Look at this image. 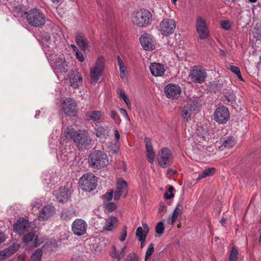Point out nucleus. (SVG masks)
<instances>
[{"label":"nucleus","instance_id":"obj_1","mask_svg":"<svg viewBox=\"0 0 261 261\" xmlns=\"http://www.w3.org/2000/svg\"><path fill=\"white\" fill-rule=\"evenodd\" d=\"M89 166L95 169H100L106 167L109 164L107 154L100 150L92 152L88 158Z\"/></svg>","mask_w":261,"mask_h":261},{"label":"nucleus","instance_id":"obj_2","mask_svg":"<svg viewBox=\"0 0 261 261\" xmlns=\"http://www.w3.org/2000/svg\"><path fill=\"white\" fill-rule=\"evenodd\" d=\"M132 20L135 25L139 27H146L152 21V15L147 10H141L134 13Z\"/></svg>","mask_w":261,"mask_h":261},{"label":"nucleus","instance_id":"obj_3","mask_svg":"<svg viewBox=\"0 0 261 261\" xmlns=\"http://www.w3.org/2000/svg\"><path fill=\"white\" fill-rule=\"evenodd\" d=\"M200 100L198 97H193L190 99L187 105L182 110V117L186 121L191 120L193 114H195L199 111Z\"/></svg>","mask_w":261,"mask_h":261},{"label":"nucleus","instance_id":"obj_4","mask_svg":"<svg viewBox=\"0 0 261 261\" xmlns=\"http://www.w3.org/2000/svg\"><path fill=\"white\" fill-rule=\"evenodd\" d=\"M27 18L29 23L35 27H41L46 21L45 16L42 11L36 8L29 11Z\"/></svg>","mask_w":261,"mask_h":261},{"label":"nucleus","instance_id":"obj_5","mask_svg":"<svg viewBox=\"0 0 261 261\" xmlns=\"http://www.w3.org/2000/svg\"><path fill=\"white\" fill-rule=\"evenodd\" d=\"M157 160L160 167L167 168L172 165L173 161V155L169 148L167 147L162 148L158 151Z\"/></svg>","mask_w":261,"mask_h":261},{"label":"nucleus","instance_id":"obj_6","mask_svg":"<svg viewBox=\"0 0 261 261\" xmlns=\"http://www.w3.org/2000/svg\"><path fill=\"white\" fill-rule=\"evenodd\" d=\"M73 140L77 147L81 150L87 148L91 143V139L85 130L76 132Z\"/></svg>","mask_w":261,"mask_h":261},{"label":"nucleus","instance_id":"obj_7","mask_svg":"<svg viewBox=\"0 0 261 261\" xmlns=\"http://www.w3.org/2000/svg\"><path fill=\"white\" fill-rule=\"evenodd\" d=\"M105 65V60L102 56H99L95 64V65L91 67L90 70V76L91 83H96L100 79L103 71Z\"/></svg>","mask_w":261,"mask_h":261},{"label":"nucleus","instance_id":"obj_8","mask_svg":"<svg viewBox=\"0 0 261 261\" xmlns=\"http://www.w3.org/2000/svg\"><path fill=\"white\" fill-rule=\"evenodd\" d=\"M79 183L83 191L90 192L97 186L96 177L92 174H85L80 178Z\"/></svg>","mask_w":261,"mask_h":261},{"label":"nucleus","instance_id":"obj_9","mask_svg":"<svg viewBox=\"0 0 261 261\" xmlns=\"http://www.w3.org/2000/svg\"><path fill=\"white\" fill-rule=\"evenodd\" d=\"M207 76V73L204 69L200 66L192 67L189 73V79L191 81L197 84H202L204 82Z\"/></svg>","mask_w":261,"mask_h":261},{"label":"nucleus","instance_id":"obj_10","mask_svg":"<svg viewBox=\"0 0 261 261\" xmlns=\"http://www.w3.org/2000/svg\"><path fill=\"white\" fill-rule=\"evenodd\" d=\"M195 27L200 39H204L208 37L209 31L206 23L205 19L204 17L201 16L197 17Z\"/></svg>","mask_w":261,"mask_h":261},{"label":"nucleus","instance_id":"obj_11","mask_svg":"<svg viewBox=\"0 0 261 261\" xmlns=\"http://www.w3.org/2000/svg\"><path fill=\"white\" fill-rule=\"evenodd\" d=\"M176 28L175 21L173 19H164L160 25V30L163 35L167 36L172 34Z\"/></svg>","mask_w":261,"mask_h":261},{"label":"nucleus","instance_id":"obj_12","mask_svg":"<svg viewBox=\"0 0 261 261\" xmlns=\"http://www.w3.org/2000/svg\"><path fill=\"white\" fill-rule=\"evenodd\" d=\"M164 92L166 96L170 99H177L181 92L180 87L175 84H168L164 88Z\"/></svg>","mask_w":261,"mask_h":261},{"label":"nucleus","instance_id":"obj_13","mask_svg":"<svg viewBox=\"0 0 261 261\" xmlns=\"http://www.w3.org/2000/svg\"><path fill=\"white\" fill-rule=\"evenodd\" d=\"M62 109L66 115L73 116L77 112V103L74 99L68 97L63 101Z\"/></svg>","mask_w":261,"mask_h":261},{"label":"nucleus","instance_id":"obj_14","mask_svg":"<svg viewBox=\"0 0 261 261\" xmlns=\"http://www.w3.org/2000/svg\"><path fill=\"white\" fill-rule=\"evenodd\" d=\"M215 120L219 123H226L229 118V112L225 106H220L216 109L214 113Z\"/></svg>","mask_w":261,"mask_h":261},{"label":"nucleus","instance_id":"obj_15","mask_svg":"<svg viewBox=\"0 0 261 261\" xmlns=\"http://www.w3.org/2000/svg\"><path fill=\"white\" fill-rule=\"evenodd\" d=\"M87 228V224L86 221L81 219L75 220L71 226L73 233L77 236H81L86 233Z\"/></svg>","mask_w":261,"mask_h":261},{"label":"nucleus","instance_id":"obj_16","mask_svg":"<svg viewBox=\"0 0 261 261\" xmlns=\"http://www.w3.org/2000/svg\"><path fill=\"white\" fill-rule=\"evenodd\" d=\"M51 65L56 73H65L68 70V66L65 59L62 58H54L51 61Z\"/></svg>","mask_w":261,"mask_h":261},{"label":"nucleus","instance_id":"obj_17","mask_svg":"<svg viewBox=\"0 0 261 261\" xmlns=\"http://www.w3.org/2000/svg\"><path fill=\"white\" fill-rule=\"evenodd\" d=\"M140 43L146 50H153L155 48V42L153 37L147 33L143 34L140 39Z\"/></svg>","mask_w":261,"mask_h":261},{"label":"nucleus","instance_id":"obj_18","mask_svg":"<svg viewBox=\"0 0 261 261\" xmlns=\"http://www.w3.org/2000/svg\"><path fill=\"white\" fill-rule=\"evenodd\" d=\"M70 86L76 89L78 88L83 83L82 74L77 71H72L68 75Z\"/></svg>","mask_w":261,"mask_h":261},{"label":"nucleus","instance_id":"obj_19","mask_svg":"<svg viewBox=\"0 0 261 261\" xmlns=\"http://www.w3.org/2000/svg\"><path fill=\"white\" fill-rule=\"evenodd\" d=\"M56 213V210L54 206L46 205L44 206L40 212L38 218L40 221H46L54 216Z\"/></svg>","mask_w":261,"mask_h":261},{"label":"nucleus","instance_id":"obj_20","mask_svg":"<svg viewBox=\"0 0 261 261\" xmlns=\"http://www.w3.org/2000/svg\"><path fill=\"white\" fill-rule=\"evenodd\" d=\"M19 248V244L15 243L11 245L4 250L0 251V261L9 257L18 251Z\"/></svg>","mask_w":261,"mask_h":261},{"label":"nucleus","instance_id":"obj_21","mask_svg":"<svg viewBox=\"0 0 261 261\" xmlns=\"http://www.w3.org/2000/svg\"><path fill=\"white\" fill-rule=\"evenodd\" d=\"M70 195V190H69L68 188H66L65 187L59 189L56 191L55 194V197L57 200L61 203L66 202Z\"/></svg>","mask_w":261,"mask_h":261},{"label":"nucleus","instance_id":"obj_22","mask_svg":"<svg viewBox=\"0 0 261 261\" xmlns=\"http://www.w3.org/2000/svg\"><path fill=\"white\" fill-rule=\"evenodd\" d=\"M144 142L146 144L147 160L150 163H152L154 161L155 153L153 150L151 140L149 138L146 137L144 139Z\"/></svg>","mask_w":261,"mask_h":261},{"label":"nucleus","instance_id":"obj_23","mask_svg":"<svg viewBox=\"0 0 261 261\" xmlns=\"http://www.w3.org/2000/svg\"><path fill=\"white\" fill-rule=\"evenodd\" d=\"M149 68L151 74L154 76H161L165 71L164 66L159 63H151Z\"/></svg>","mask_w":261,"mask_h":261},{"label":"nucleus","instance_id":"obj_24","mask_svg":"<svg viewBox=\"0 0 261 261\" xmlns=\"http://www.w3.org/2000/svg\"><path fill=\"white\" fill-rule=\"evenodd\" d=\"M149 230V227L145 223H142V227H138L136 230V234L139 241L144 243L145 241L147 233Z\"/></svg>","mask_w":261,"mask_h":261},{"label":"nucleus","instance_id":"obj_25","mask_svg":"<svg viewBox=\"0 0 261 261\" xmlns=\"http://www.w3.org/2000/svg\"><path fill=\"white\" fill-rule=\"evenodd\" d=\"M118 223V219L114 216H111L106 219L103 229L107 231H112L117 226Z\"/></svg>","mask_w":261,"mask_h":261},{"label":"nucleus","instance_id":"obj_26","mask_svg":"<svg viewBox=\"0 0 261 261\" xmlns=\"http://www.w3.org/2000/svg\"><path fill=\"white\" fill-rule=\"evenodd\" d=\"M196 133L197 134L196 140L200 142H201V140L208 141L210 139V134L208 133L207 128L203 126L198 127L197 128Z\"/></svg>","mask_w":261,"mask_h":261},{"label":"nucleus","instance_id":"obj_27","mask_svg":"<svg viewBox=\"0 0 261 261\" xmlns=\"http://www.w3.org/2000/svg\"><path fill=\"white\" fill-rule=\"evenodd\" d=\"M28 222L27 220H18L14 224V231L21 234L27 229Z\"/></svg>","mask_w":261,"mask_h":261},{"label":"nucleus","instance_id":"obj_28","mask_svg":"<svg viewBox=\"0 0 261 261\" xmlns=\"http://www.w3.org/2000/svg\"><path fill=\"white\" fill-rule=\"evenodd\" d=\"M183 206L180 204H178L175 208L174 209L172 216L170 218H168L167 220V222L169 224H173L176 221L178 217L181 214L182 211Z\"/></svg>","mask_w":261,"mask_h":261},{"label":"nucleus","instance_id":"obj_29","mask_svg":"<svg viewBox=\"0 0 261 261\" xmlns=\"http://www.w3.org/2000/svg\"><path fill=\"white\" fill-rule=\"evenodd\" d=\"M87 117L88 120L93 121L99 120L104 119V115L100 111H92L87 114Z\"/></svg>","mask_w":261,"mask_h":261},{"label":"nucleus","instance_id":"obj_30","mask_svg":"<svg viewBox=\"0 0 261 261\" xmlns=\"http://www.w3.org/2000/svg\"><path fill=\"white\" fill-rule=\"evenodd\" d=\"M75 42L80 48L84 50L86 49L88 46L87 39L83 34L80 33H77L76 35Z\"/></svg>","mask_w":261,"mask_h":261},{"label":"nucleus","instance_id":"obj_31","mask_svg":"<svg viewBox=\"0 0 261 261\" xmlns=\"http://www.w3.org/2000/svg\"><path fill=\"white\" fill-rule=\"evenodd\" d=\"M221 144L220 148L223 149H229L232 148L236 144V141L232 137L222 138L220 140Z\"/></svg>","mask_w":261,"mask_h":261},{"label":"nucleus","instance_id":"obj_32","mask_svg":"<svg viewBox=\"0 0 261 261\" xmlns=\"http://www.w3.org/2000/svg\"><path fill=\"white\" fill-rule=\"evenodd\" d=\"M117 60L119 67L121 77L122 80H125L126 79L127 74L126 67L119 56H117Z\"/></svg>","mask_w":261,"mask_h":261},{"label":"nucleus","instance_id":"obj_33","mask_svg":"<svg viewBox=\"0 0 261 261\" xmlns=\"http://www.w3.org/2000/svg\"><path fill=\"white\" fill-rule=\"evenodd\" d=\"M75 133L76 132H75L74 129L71 126L65 128L63 134V137L65 138L64 140H66V141H68L71 140Z\"/></svg>","mask_w":261,"mask_h":261},{"label":"nucleus","instance_id":"obj_34","mask_svg":"<svg viewBox=\"0 0 261 261\" xmlns=\"http://www.w3.org/2000/svg\"><path fill=\"white\" fill-rule=\"evenodd\" d=\"M215 169L214 168H208L199 173L197 180H200L207 176H212L215 173Z\"/></svg>","mask_w":261,"mask_h":261},{"label":"nucleus","instance_id":"obj_35","mask_svg":"<svg viewBox=\"0 0 261 261\" xmlns=\"http://www.w3.org/2000/svg\"><path fill=\"white\" fill-rule=\"evenodd\" d=\"M74 216V213L68 210L63 211L60 214V218L64 221L70 220Z\"/></svg>","mask_w":261,"mask_h":261},{"label":"nucleus","instance_id":"obj_36","mask_svg":"<svg viewBox=\"0 0 261 261\" xmlns=\"http://www.w3.org/2000/svg\"><path fill=\"white\" fill-rule=\"evenodd\" d=\"M43 254V251L41 249H37L31 256V259L32 261H41Z\"/></svg>","mask_w":261,"mask_h":261},{"label":"nucleus","instance_id":"obj_37","mask_svg":"<svg viewBox=\"0 0 261 261\" xmlns=\"http://www.w3.org/2000/svg\"><path fill=\"white\" fill-rule=\"evenodd\" d=\"M221 89V85L216 82H212L209 83L208 90L212 92H216Z\"/></svg>","mask_w":261,"mask_h":261},{"label":"nucleus","instance_id":"obj_38","mask_svg":"<svg viewBox=\"0 0 261 261\" xmlns=\"http://www.w3.org/2000/svg\"><path fill=\"white\" fill-rule=\"evenodd\" d=\"M105 212H112L116 209V205L113 202H105L103 204Z\"/></svg>","mask_w":261,"mask_h":261},{"label":"nucleus","instance_id":"obj_39","mask_svg":"<svg viewBox=\"0 0 261 261\" xmlns=\"http://www.w3.org/2000/svg\"><path fill=\"white\" fill-rule=\"evenodd\" d=\"M224 100L227 101L228 105H231L236 101V96L232 92H228L224 96Z\"/></svg>","mask_w":261,"mask_h":261},{"label":"nucleus","instance_id":"obj_40","mask_svg":"<svg viewBox=\"0 0 261 261\" xmlns=\"http://www.w3.org/2000/svg\"><path fill=\"white\" fill-rule=\"evenodd\" d=\"M95 134L97 137H102L106 135L107 133V129L102 126H97L95 128Z\"/></svg>","mask_w":261,"mask_h":261},{"label":"nucleus","instance_id":"obj_41","mask_svg":"<svg viewBox=\"0 0 261 261\" xmlns=\"http://www.w3.org/2000/svg\"><path fill=\"white\" fill-rule=\"evenodd\" d=\"M34 232H31L25 234L23 238V241L24 243L28 244L30 242H32L35 238Z\"/></svg>","mask_w":261,"mask_h":261},{"label":"nucleus","instance_id":"obj_42","mask_svg":"<svg viewBox=\"0 0 261 261\" xmlns=\"http://www.w3.org/2000/svg\"><path fill=\"white\" fill-rule=\"evenodd\" d=\"M154 250V245L151 243L148 246L146 251L145 261H147L148 258L151 256V255L153 253Z\"/></svg>","mask_w":261,"mask_h":261},{"label":"nucleus","instance_id":"obj_43","mask_svg":"<svg viewBox=\"0 0 261 261\" xmlns=\"http://www.w3.org/2000/svg\"><path fill=\"white\" fill-rule=\"evenodd\" d=\"M238 251L234 247H232L229 255V261H237L238 258Z\"/></svg>","mask_w":261,"mask_h":261},{"label":"nucleus","instance_id":"obj_44","mask_svg":"<svg viewBox=\"0 0 261 261\" xmlns=\"http://www.w3.org/2000/svg\"><path fill=\"white\" fill-rule=\"evenodd\" d=\"M164 230V226L163 221H161L158 222L155 226V232L159 234H161Z\"/></svg>","mask_w":261,"mask_h":261},{"label":"nucleus","instance_id":"obj_45","mask_svg":"<svg viewBox=\"0 0 261 261\" xmlns=\"http://www.w3.org/2000/svg\"><path fill=\"white\" fill-rule=\"evenodd\" d=\"M111 256L115 259L116 261H120V257L119 253L117 252L116 248L114 246H112V251L110 253Z\"/></svg>","mask_w":261,"mask_h":261},{"label":"nucleus","instance_id":"obj_46","mask_svg":"<svg viewBox=\"0 0 261 261\" xmlns=\"http://www.w3.org/2000/svg\"><path fill=\"white\" fill-rule=\"evenodd\" d=\"M127 187V184L125 180L119 181L117 184V190L122 192V190L126 189Z\"/></svg>","mask_w":261,"mask_h":261},{"label":"nucleus","instance_id":"obj_47","mask_svg":"<svg viewBox=\"0 0 261 261\" xmlns=\"http://www.w3.org/2000/svg\"><path fill=\"white\" fill-rule=\"evenodd\" d=\"M110 115L111 117L114 119L117 123H119L121 122V119H120L118 113L116 111L111 110Z\"/></svg>","mask_w":261,"mask_h":261},{"label":"nucleus","instance_id":"obj_48","mask_svg":"<svg viewBox=\"0 0 261 261\" xmlns=\"http://www.w3.org/2000/svg\"><path fill=\"white\" fill-rule=\"evenodd\" d=\"M124 261H138V256L132 252L128 254Z\"/></svg>","mask_w":261,"mask_h":261},{"label":"nucleus","instance_id":"obj_49","mask_svg":"<svg viewBox=\"0 0 261 261\" xmlns=\"http://www.w3.org/2000/svg\"><path fill=\"white\" fill-rule=\"evenodd\" d=\"M113 191L111 190L109 193H106L105 194L102 196V198L106 201H109L113 198Z\"/></svg>","mask_w":261,"mask_h":261},{"label":"nucleus","instance_id":"obj_50","mask_svg":"<svg viewBox=\"0 0 261 261\" xmlns=\"http://www.w3.org/2000/svg\"><path fill=\"white\" fill-rule=\"evenodd\" d=\"M166 212H167V206L165 205V204L164 203H163V202L160 203L159 205L158 213L160 214H164L166 213Z\"/></svg>","mask_w":261,"mask_h":261},{"label":"nucleus","instance_id":"obj_51","mask_svg":"<svg viewBox=\"0 0 261 261\" xmlns=\"http://www.w3.org/2000/svg\"><path fill=\"white\" fill-rule=\"evenodd\" d=\"M221 27L223 29L228 30L230 28L229 22L227 20H223L221 22Z\"/></svg>","mask_w":261,"mask_h":261},{"label":"nucleus","instance_id":"obj_52","mask_svg":"<svg viewBox=\"0 0 261 261\" xmlns=\"http://www.w3.org/2000/svg\"><path fill=\"white\" fill-rule=\"evenodd\" d=\"M43 242V240L42 238L39 239V238L38 236H36L34 240V247H37L40 245Z\"/></svg>","mask_w":261,"mask_h":261},{"label":"nucleus","instance_id":"obj_53","mask_svg":"<svg viewBox=\"0 0 261 261\" xmlns=\"http://www.w3.org/2000/svg\"><path fill=\"white\" fill-rule=\"evenodd\" d=\"M180 48H176L175 49V53L177 55L178 58H182V56L185 55L186 51L184 49H182L181 50H179Z\"/></svg>","mask_w":261,"mask_h":261},{"label":"nucleus","instance_id":"obj_54","mask_svg":"<svg viewBox=\"0 0 261 261\" xmlns=\"http://www.w3.org/2000/svg\"><path fill=\"white\" fill-rule=\"evenodd\" d=\"M75 56L76 58L81 62H83L85 61V58L83 56V54L81 52H80L78 50L75 52Z\"/></svg>","mask_w":261,"mask_h":261},{"label":"nucleus","instance_id":"obj_55","mask_svg":"<svg viewBox=\"0 0 261 261\" xmlns=\"http://www.w3.org/2000/svg\"><path fill=\"white\" fill-rule=\"evenodd\" d=\"M229 69L236 74H239L240 72V68L234 65H230L229 67Z\"/></svg>","mask_w":261,"mask_h":261},{"label":"nucleus","instance_id":"obj_56","mask_svg":"<svg viewBox=\"0 0 261 261\" xmlns=\"http://www.w3.org/2000/svg\"><path fill=\"white\" fill-rule=\"evenodd\" d=\"M126 235H127L126 227H124L123 228L122 233V234H121V236L120 237V240L121 242L124 241L125 240V239H126Z\"/></svg>","mask_w":261,"mask_h":261},{"label":"nucleus","instance_id":"obj_57","mask_svg":"<svg viewBox=\"0 0 261 261\" xmlns=\"http://www.w3.org/2000/svg\"><path fill=\"white\" fill-rule=\"evenodd\" d=\"M122 191H119V190H117L115 192L114 194L113 193V194H114V199L115 200H118L120 198V196H121V195L122 194Z\"/></svg>","mask_w":261,"mask_h":261},{"label":"nucleus","instance_id":"obj_58","mask_svg":"<svg viewBox=\"0 0 261 261\" xmlns=\"http://www.w3.org/2000/svg\"><path fill=\"white\" fill-rule=\"evenodd\" d=\"M41 205V201L37 199L34 201L32 202L31 205L33 207H39Z\"/></svg>","mask_w":261,"mask_h":261},{"label":"nucleus","instance_id":"obj_59","mask_svg":"<svg viewBox=\"0 0 261 261\" xmlns=\"http://www.w3.org/2000/svg\"><path fill=\"white\" fill-rule=\"evenodd\" d=\"M126 249V247H124L121 249V250L120 252V253H119V255L120 259H121L122 258L124 257V256L125 255Z\"/></svg>","mask_w":261,"mask_h":261},{"label":"nucleus","instance_id":"obj_60","mask_svg":"<svg viewBox=\"0 0 261 261\" xmlns=\"http://www.w3.org/2000/svg\"><path fill=\"white\" fill-rule=\"evenodd\" d=\"M174 197V194L172 193H170L169 192H167L164 194V198L166 199H170Z\"/></svg>","mask_w":261,"mask_h":261},{"label":"nucleus","instance_id":"obj_61","mask_svg":"<svg viewBox=\"0 0 261 261\" xmlns=\"http://www.w3.org/2000/svg\"><path fill=\"white\" fill-rule=\"evenodd\" d=\"M120 113L123 115L127 119H129V116L128 115V114L126 112V111L125 109H120Z\"/></svg>","mask_w":261,"mask_h":261},{"label":"nucleus","instance_id":"obj_62","mask_svg":"<svg viewBox=\"0 0 261 261\" xmlns=\"http://www.w3.org/2000/svg\"><path fill=\"white\" fill-rule=\"evenodd\" d=\"M124 102L126 103L127 105L128 108H130L131 106V103L130 102V101L127 97L122 99Z\"/></svg>","mask_w":261,"mask_h":261},{"label":"nucleus","instance_id":"obj_63","mask_svg":"<svg viewBox=\"0 0 261 261\" xmlns=\"http://www.w3.org/2000/svg\"><path fill=\"white\" fill-rule=\"evenodd\" d=\"M6 239L5 234L3 232H0V244L4 242Z\"/></svg>","mask_w":261,"mask_h":261},{"label":"nucleus","instance_id":"obj_64","mask_svg":"<svg viewBox=\"0 0 261 261\" xmlns=\"http://www.w3.org/2000/svg\"><path fill=\"white\" fill-rule=\"evenodd\" d=\"M119 94L120 97L122 99H123V98H124L127 97V96L125 94L123 90H119Z\"/></svg>","mask_w":261,"mask_h":261}]
</instances>
